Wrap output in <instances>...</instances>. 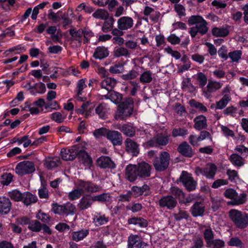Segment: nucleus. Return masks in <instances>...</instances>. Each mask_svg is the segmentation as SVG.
Wrapping results in <instances>:
<instances>
[{
	"label": "nucleus",
	"mask_w": 248,
	"mask_h": 248,
	"mask_svg": "<svg viewBox=\"0 0 248 248\" xmlns=\"http://www.w3.org/2000/svg\"><path fill=\"white\" fill-rule=\"evenodd\" d=\"M82 193L77 187L68 194V198L70 201H75L78 199L82 195Z\"/></svg>",
	"instance_id": "60"
},
{
	"label": "nucleus",
	"mask_w": 248,
	"mask_h": 248,
	"mask_svg": "<svg viewBox=\"0 0 248 248\" xmlns=\"http://www.w3.org/2000/svg\"><path fill=\"white\" fill-rule=\"evenodd\" d=\"M77 187L80 189L82 194L86 192L94 193L100 191L101 187L89 181L78 180Z\"/></svg>",
	"instance_id": "10"
},
{
	"label": "nucleus",
	"mask_w": 248,
	"mask_h": 248,
	"mask_svg": "<svg viewBox=\"0 0 248 248\" xmlns=\"http://www.w3.org/2000/svg\"><path fill=\"white\" fill-rule=\"evenodd\" d=\"M177 204V200L172 195L162 196L158 201V205L160 207L166 208L169 210L174 208Z\"/></svg>",
	"instance_id": "12"
},
{
	"label": "nucleus",
	"mask_w": 248,
	"mask_h": 248,
	"mask_svg": "<svg viewBox=\"0 0 248 248\" xmlns=\"http://www.w3.org/2000/svg\"><path fill=\"white\" fill-rule=\"evenodd\" d=\"M117 83V80L114 78L107 77L101 81L100 86L102 89H106L108 92L113 90Z\"/></svg>",
	"instance_id": "32"
},
{
	"label": "nucleus",
	"mask_w": 248,
	"mask_h": 248,
	"mask_svg": "<svg viewBox=\"0 0 248 248\" xmlns=\"http://www.w3.org/2000/svg\"><path fill=\"white\" fill-rule=\"evenodd\" d=\"M108 129L105 127H101L95 129L93 133V135L96 139H99L101 137H107Z\"/></svg>",
	"instance_id": "61"
},
{
	"label": "nucleus",
	"mask_w": 248,
	"mask_h": 248,
	"mask_svg": "<svg viewBox=\"0 0 248 248\" xmlns=\"http://www.w3.org/2000/svg\"><path fill=\"white\" fill-rule=\"evenodd\" d=\"M182 88L184 91L192 93L195 91V87L191 82L190 78H186L182 82Z\"/></svg>",
	"instance_id": "44"
},
{
	"label": "nucleus",
	"mask_w": 248,
	"mask_h": 248,
	"mask_svg": "<svg viewBox=\"0 0 248 248\" xmlns=\"http://www.w3.org/2000/svg\"><path fill=\"white\" fill-rule=\"evenodd\" d=\"M181 182L186 189L188 191L194 190L197 185V183L194 180L192 174L187 171H183L179 178Z\"/></svg>",
	"instance_id": "7"
},
{
	"label": "nucleus",
	"mask_w": 248,
	"mask_h": 248,
	"mask_svg": "<svg viewBox=\"0 0 248 248\" xmlns=\"http://www.w3.org/2000/svg\"><path fill=\"white\" fill-rule=\"evenodd\" d=\"M242 55V52L241 50H234L229 53L228 57L232 60V62H237L241 58Z\"/></svg>",
	"instance_id": "57"
},
{
	"label": "nucleus",
	"mask_w": 248,
	"mask_h": 248,
	"mask_svg": "<svg viewBox=\"0 0 248 248\" xmlns=\"http://www.w3.org/2000/svg\"><path fill=\"white\" fill-rule=\"evenodd\" d=\"M201 230H203L202 233L206 245L214 239L215 234L210 226L202 225L200 227Z\"/></svg>",
	"instance_id": "33"
},
{
	"label": "nucleus",
	"mask_w": 248,
	"mask_h": 248,
	"mask_svg": "<svg viewBox=\"0 0 248 248\" xmlns=\"http://www.w3.org/2000/svg\"><path fill=\"white\" fill-rule=\"evenodd\" d=\"M130 55V51L123 46L116 48L113 51V56L116 58L120 57L129 58Z\"/></svg>",
	"instance_id": "40"
},
{
	"label": "nucleus",
	"mask_w": 248,
	"mask_h": 248,
	"mask_svg": "<svg viewBox=\"0 0 248 248\" xmlns=\"http://www.w3.org/2000/svg\"><path fill=\"white\" fill-rule=\"evenodd\" d=\"M101 99H109L115 104H119L122 100V95L113 90L108 92L107 94L101 95Z\"/></svg>",
	"instance_id": "29"
},
{
	"label": "nucleus",
	"mask_w": 248,
	"mask_h": 248,
	"mask_svg": "<svg viewBox=\"0 0 248 248\" xmlns=\"http://www.w3.org/2000/svg\"><path fill=\"white\" fill-rule=\"evenodd\" d=\"M177 150L182 155L186 157H191L194 154L192 148L186 142L180 144Z\"/></svg>",
	"instance_id": "30"
},
{
	"label": "nucleus",
	"mask_w": 248,
	"mask_h": 248,
	"mask_svg": "<svg viewBox=\"0 0 248 248\" xmlns=\"http://www.w3.org/2000/svg\"><path fill=\"white\" fill-rule=\"evenodd\" d=\"M134 108V101L129 98L120 104L117 108L114 118L117 120H125L132 114Z\"/></svg>",
	"instance_id": "3"
},
{
	"label": "nucleus",
	"mask_w": 248,
	"mask_h": 248,
	"mask_svg": "<svg viewBox=\"0 0 248 248\" xmlns=\"http://www.w3.org/2000/svg\"><path fill=\"white\" fill-rule=\"evenodd\" d=\"M125 151L132 156H137L140 153L139 145L130 138H127L124 141Z\"/></svg>",
	"instance_id": "17"
},
{
	"label": "nucleus",
	"mask_w": 248,
	"mask_h": 248,
	"mask_svg": "<svg viewBox=\"0 0 248 248\" xmlns=\"http://www.w3.org/2000/svg\"><path fill=\"white\" fill-rule=\"evenodd\" d=\"M225 246V242L220 239H214L206 245L208 248H223Z\"/></svg>",
	"instance_id": "48"
},
{
	"label": "nucleus",
	"mask_w": 248,
	"mask_h": 248,
	"mask_svg": "<svg viewBox=\"0 0 248 248\" xmlns=\"http://www.w3.org/2000/svg\"><path fill=\"white\" fill-rule=\"evenodd\" d=\"M79 152V145H75L69 149H62L61 152L62 158L66 161L75 159Z\"/></svg>",
	"instance_id": "11"
},
{
	"label": "nucleus",
	"mask_w": 248,
	"mask_h": 248,
	"mask_svg": "<svg viewBox=\"0 0 248 248\" xmlns=\"http://www.w3.org/2000/svg\"><path fill=\"white\" fill-rule=\"evenodd\" d=\"M63 216H66L73 215L77 211L75 205L70 202L63 203Z\"/></svg>",
	"instance_id": "41"
},
{
	"label": "nucleus",
	"mask_w": 248,
	"mask_h": 248,
	"mask_svg": "<svg viewBox=\"0 0 248 248\" xmlns=\"http://www.w3.org/2000/svg\"><path fill=\"white\" fill-rule=\"evenodd\" d=\"M212 35L216 37H225L229 34V27H214L211 31Z\"/></svg>",
	"instance_id": "31"
},
{
	"label": "nucleus",
	"mask_w": 248,
	"mask_h": 248,
	"mask_svg": "<svg viewBox=\"0 0 248 248\" xmlns=\"http://www.w3.org/2000/svg\"><path fill=\"white\" fill-rule=\"evenodd\" d=\"M138 76V72L134 69H132L127 73L123 75L122 78L125 80H130L136 78Z\"/></svg>",
	"instance_id": "59"
},
{
	"label": "nucleus",
	"mask_w": 248,
	"mask_h": 248,
	"mask_svg": "<svg viewBox=\"0 0 248 248\" xmlns=\"http://www.w3.org/2000/svg\"><path fill=\"white\" fill-rule=\"evenodd\" d=\"M89 234L88 230H81L78 232H72V239L75 241L78 242L83 239Z\"/></svg>",
	"instance_id": "45"
},
{
	"label": "nucleus",
	"mask_w": 248,
	"mask_h": 248,
	"mask_svg": "<svg viewBox=\"0 0 248 248\" xmlns=\"http://www.w3.org/2000/svg\"><path fill=\"white\" fill-rule=\"evenodd\" d=\"M83 31V39L84 44L88 43L90 39L94 36L93 32L90 29L86 28L81 29Z\"/></svg>",
	"instance_id": "58"
},
{
	"label": "nucleus",
	"mask_w": 248,
	"mask_h": 248,
	"mask_svg": "<svg viewBox=\"0 0 248 248\" xmlns=\"http://www.w3.org/2000/svg\"><path fill=\"white\" fill-rule=\"evenodd\" d=\"M187 22L190 26L195 25L189 30L192 38L195 37L198 34L204 35L208 31V23L201 16L192 15L188 18Z\"/></svg>",
	"instance_id": "2"
},
{
	"label": "nucleus",
	"mask_w": 248,
	"mask_h": 248,
	"mask_svg": "<svg viewBox=\"0 0 248 248\" xmlns=\"http://www.w3.org/2000/svg\"><path fill=\"white\" fill-rule=\"evenodd\" d=\"M108 217H107L105 215H102L101 213L97 214L93 217V222L97 226L104 225L108 222Z\"/></svg>",
	"instance_id": "51"
},
{
	"label": "nucleus",
	"mask_w": 248,
	"mask_h": 248,
	"mask_svg": "<svg viewBox=\"0 0 248 248\" xmlns=\"http://www.w3.org/2000/svg\"><path fill=\"white\" fill-rule=\"evenodd\" d=\"M170 192L172 196H174L175 199H178L179 202H180L181 200H182L183 198L185 197V193L181 190L176 186H173L171 187L170 189Z\"/></svg>",
	"instance_id": "47"
},
{
	"label": "nucleus",
	"mask_w": 248,
	"mask_h": 248,
	"mask_svg": "<svg viewBox=\"0 0 248 248\" xmlns=\"http://www.w3.org/2000/svg\"><path fill=\"white\" fill-rule=\"evenodd\" d=\"M229 160L232 165L238 168L243 166L245 163V159L235 153L230 155Z\"/></svg>",
	"instance_id": "35"
},
{
	"label": "nucleus",
	"mask_w": 248,
	"mask_h": 248,
	"mask_svg": "<svg viewBox=\"0 0 248 248\" xmlns=\"http://www.w3.org/2000/svg\"><path fill=\"white\" fill-rule=\"evenodd\" d=\"M134 25L133 19L128 16L120 17L117 20V26L121 31H127L131 29Z\"/></svg>",
	"instance_id": "14"
},
{
	"label": "nucleus",
	"mask_w": 248,
	"mask_h": 248,
	"mask_svg": "<svg viewBox=\"0 0 248 248\" xmlns=\"http://www.w3.org/2000/svg\"><path fill=\"white\" fill-rule=\"evenodd\" d=\"M13 175L11 173H4L1 176V183L3 185L8 186L12 181Z\"/></svg>",
	"instance_id": "64"
},
{
	"label": "nucleus",
	"mask_w": 248,
	"mask_h": 248,
	"mask_svg": "<svg viewBox=\"0 0 248 248\" xmlns=\"http://www.w3.org/2000/svg\"><path fill=\"white\" fill-rule=\"evenodd\" d=\"M106 138L114 146L121 145L123 143L122 134L117 131L108 129Z\"/></svg>",
	"instance_id": "19"
},
{
	"label": "nucleus",
	"mask_w": 248,
	"mask_h": 248,
	"mask_svg": "<svg viewBox=\"0 0 248 248\" xmlns=\"http://www.w3.org/2000/svg\"><path fill=\"white\" fill-rule=\"evenodd\" d=\"M86 79L82 78L79 80L77 84L76 92L77 99L80 101H84L83 98L80 96L83 93V90L87 87L86 83Z\"/></svg>",
	"instance_id": "36"
},
{
	"label": "nucleus",
	"mask_w": 248,
	"mask_h": 248,
	"mask_svg": "<svg viewBox=\"0 0 248 248\" xmlns=\"http://www.w3.org/2000/svg\"><path fill=\"white\" fill-rule=\"evenodd\" d=\"M12 203L8 198L0 197V214H7L11 210Z\"/></svg>",
	"instance_id": "26"
},
{
	"label": "nucleus",
	"mask_w": 248,
	"mask_h": 248,
	"mask_svg": "<svg viewBox=\"0 0 248 248\" xmlns=\"http://www.w3.org/2000/svg\"><path fill=\"white\" fill-rule=\"evenodd\" d=\"M42 224L37 220H31L28 229L33 232H39L41 230Z\"/></svg>",
	"instance_id": "53"
},
{
	"label": "nucleus",
	"mask_w": 248,
	"mask_h": 248,
	"mask_svg": "<svg viewBox=\"0 0 248 248\" xmlns=\"http://www.w3.org/2000/svg\"><path fill=\"white\" fill-rule=\"evenodd\" d=\"M217 167L212 163H208L204 167L203 171L206 178L214 179L217 173Z\"/></svg>",
	"instance_id": "25"
},
{
	"label": "nucleus",
	"mask_w": 248,
	"mask_h": 248,
	"mask_svg": "<svg viewBox=\"0 0 248 248\" xmlns=\"http://www.w3.org/2000/svg\"><path fill=\"white\" fill-rule=\"evenodd\" d=\"M174 217L176 220L180 221L181 219H188L189 215L187 211L180 209L177 213L174 214Z\"/></svg>",
	"instance_id": "63"
},
{
	"label": "nucleus",
	"mask_w": 248,
	"mask_h": 248,
	"mask_svg": "<svg viewBox=\"0 0 248 248\" xmlns=\"http://www.w3.org/2000/svg\"><path fill=\"white\" fill-rule=\"evenodd\" d=\"M115 21L114 19L112 17H110L104 22L102 27V31L104 32H108L111 31L113 28V24Z\"/></svg>",
	"instance_id": "49"
},
{
	"label": "nucleus",
	"mask_w": 248,
	"mask_h": 248,
	"mask_svg": "<svg viewBox=\"0 0 248 248\" xmlns=\"http://www.w3.org/2000/svg\"><path fill=\"white\" fill-rule=\"evenodd\" d=\"M228 215L236 228L244 229L248 226V214L233 209L229 211Z\"/></svg>",
	"instance_id": "4"
},
{
	"label": "nucleus",
	"mask_w": 248,
	"mask_h": 248,
	"mask_svg": "<svg viewBox=\"0 0 248 248\" xmlns=\"http://www.w3.org/2000/svg\"><path fill=\"white\" fill-rule=\"evenodd\" d=\"M152 166L145 161L137 165L129 164L125 169V178L130 182L136 181L138 177L145 179L151 176Z\"/></svg>",
	"instance_id": "1"
},
{
	"label": "nucleus",
	"mask_w": 248,
	"mask_h": 248,
	"mask_svg": "<svg viewBox=\"0 0 248 248\" xmlns=\"http://www.w3.org/2000/svg\"><path fill=\"white\" fill-rule=\"evenodd\" d=\"M93 196L86 194L82 197L80 199L77 206L80 210H85L91 208L94 202Z\"/></svg>",
	"instance_id": "18"
},
{
	"label": "nucleus",
	"mask_w": 248,
	"mask_h": 248,
	"mask_svg": "<svg viewBox=\"0 0 248 248\" xmlns=\"http://www.w3.org/2000/svg\"><path fill=\"white\" fill-rule=\"evenodd\" d=\"M63 204H59L57 202L53 203L51 204V211L55 214L60 216H63Z\"/></svg>",
	"instance_id": "56"
},
{
	"label": "nucleus",
	"mask_w": 248,
	"mask_h": 248,
	"mask_svg": "<svg viewBox=\"0 0 248 248\" xmlns=\"http://www.w3.org/2000/svg\"><path fill=\"white\" fill-rule=\"evenodd\" d=\"M224 195L226 198L233 200V205L243 204L247 201V195L246 193H241L238 197L236 191L232 188L227 189L224 192Z\"/></svg>",
	"instance_id": "6"
},
{
	"label": "nucleus",
	"mask_w": 248,
	"mask_h": 248,
	"mask_svg": "<svg viewBox=\"0 0 248 248\" xmlns=\"http://www.w3.org/2000/svg\"><path fill=\"white\" fill-rule=\"evenodd\" d=\"M231 100L230 95L225 94L219 100V101L216 103L215 108L217 109H222L226 107L227 104Z\"/></svg>",
	"instance_id": "43"
},
{
	"label": "nucleus",
	"mask_w": 248,
	"mask_h": 248,
	"mask_svg": "<svg viewBox=\"0 0 248 248\" xmlns=\"http://www.w3.org/2000/svg\"><path fill=\"white\" fill-rule=\"evenodd\" d=\"M227 244L230 247H237L240 248H242L244 246L243 243L238 237H232L227 242Z\"/></svg>",
	"instance_id": "55"
},
{
	"label": "nucleus",
	"mask_w": 248,
	"mask_h": 248,
	"mask_svg": "<svg viewBox=\"0 0 248 248\" xmlns=\"http://www.w3.org/2000/svg\"><path fill=\"white\" fill-rule=\"evenodd\" d=\"M109 110V108L104 103L99 104L95 109V113L100 118L104 120L108 118Z\"/></svg>",
	"instance_id": "28"
},
{
	"label": "nucleus",
	"mask_w": 248,
	"mask_h": 248,
	"mask_svg": "<svg viewBox=\"0 0 248 248\" xmlns=\"http://www.w3.org/2000/svg\"><path fill=\"white\" fill-rule=\"evenodd\" d=\"M190 105L198 109L202 112H205L207 111V108L202 103L197 102L194 99H192L189 101Z\"/></svg>",
	"instance_id": "62"
},
{
	"label": "nucleus",
	"mask_w": 248,
	"mask_h": 248,
	"mask_svg": "<svg viewBox=\"0 0 248 248\" xmlns=\"http://www.w3.org/2000/svg\"><path fill=\"white\" fill-rule=\"evenodd\" d=\"M143 15L146 16H150V19L155 23L158 21L160 16L159 12L155 11L154 8L146 6L143 12Z\"/></svg>",
	"instance_id": "22"
},
{
	"label": "nucleus",
	"mask_w": 248,
	"mask_h": 248,
	"mask_svg": "<svg viewBox=\"0 0 248 248\" xmlns=\"http://www.w3.org/2000/svg\"><path fill=\"white\" fill-rule=\"evenodd\" d=\"M61 163L59 157H48L44 160V165L47 169L52 170L59 166Z\"/></svg>",
	"instance_id": "23"
},
{
	"label": "nucleus",
	"mask_w": 248,
	"mask_h": 248,
	"mask_svg": "<svg viewBox=\"0 0 248 248\" xmlns=\"http://www.w3.org/2000/svg\"><path fill=\"white\" fill-rule=\"evenodd\" d=\"M153 73L150 70H146L140 76L139 81L142 84H148L153 80Z\"/></svg>",
	"instance_id": "39"
},
{
	"label": "nucleus",
	"mask_w": 248,
	"mask_h": 248,
	"mask_svg": "<svg viewBox=\"0 0 248 248\" xmlns=\"http://www.w3.org/2000/svg\"><path fill=\"white\" fill-rule=\"evenodd\" d=\"M170 155L166 151L160 153L159 156H155L153 159V164L155 170L161 171L165 170L170 164Z\"/></svg>",
	"instance_id": "5"
},
{
	"label": "nucleus",
	"mask_w": 248,
	"mask_h": 248,
	"mask_svg": "<svg viewBox=\"0 0 248 248\" xmlns=\"http://www.w3.org/2000/svg\"><path fill=\"white\" fill-rule=\"evenodd\" d=\"M150 187L149 186L144 184L141 187L133 186L131 188V193L135 197L140 196L143 194L145 196L149 195Z\"/></svg>",
	"instance_id": "27"
},
{
	"label": "nucleus",
	"mask_w": 248,
	"mask_h": 248,
	"mask_svg": "<svg viewBox=\"0 0 248 248\" xmlns=\"http://www.w3.org/2000/svg\"><path fill=\"white\" fill-rule=\"evenodd\" d=\"M96 165L102 169H113L116 168V164L111 158L108 156H101L97 158Z\"/></svg>",
	"instance_id": "15"
},
{
	"label": "nucleus",
	"mask_w": 248,
	"mask_h": 248,
	"mask_svg": "<svg viewBox=\"0 0 248 248\" xmlns=\"http://www.w3.org/2000/svg\"><path fill=\"white\" fill-rule=\"evenodd\" d=\"M35 170L34 163L30 161H23L16 165V172L20 176H23L34 172Z\"/></svg>",
	"instance_id": "9"
},
{
	"label": "nucleus",
	"mask_w": 248,
	"mask_h": 248,
	"mask_svg": "<svg viewBox=\"0 0 248 248\" xmlns=\"http://www.w3.org/2000/svg\"><path fill=\"white\" fill-rule=\"evenodd\" d=\"M109 51L105 46H98L95 49L93 54V57L96 59L101 60L108 56Z\"/></svg>",
	"instance_id": "34"
},
{
	"label": "nucleus",
	"mask_w": 248,
	"mask_h": 248,
	"mask_svg": "<svg viewBox=\"0 0 248 248\" xmlns=\"http://www.w3.org/2000/svg\"><path fill=\"white\" fill-rule=\"evenodd\" d=\"M142 241L138 235L131 234L128 238V248H134L137 244H139Z\"/></svg>",
	"instance_id": "50"
},
{
	"label": "nucleus",
	"mask_w": 248,
	"mask_h": 248,
	"mask_svg": "<svg viewBox=\"0 0 248 248\" xmlns=\"http://www.w3.org/2000/svg\"><path fill=\"white\" fill-rule=\"evenodd\" d=\"M196 79L199 83L200 88H203L207 82V78L206 75L202 73L199 72L196 75Z\"/></svg>",
	"instance_id": "54"
},
{
	"label": "nucleus",
	"mask_w": 248,
	"mask_h": 248,
	"mask_svg": "<svg viewBox=\"0 0 248 248\" xmlns=\"http://www.w3.org/2000/svg\"><path fill=\"white\" fill-rule=\"evenodd\" d=\"M127 222L129 224L139 225L141 228H145L148 224V222L146 219L140 217H134L130 218L128 219Z\"/></svg>",
	"instance_id": "37"
},
{
	"label": "nucleus",
	"mask_w": 248,
	"mask_h": 248,
	"mask_svg": "<svg viewBox=\"0 0 248 248\" xmlns=\"http://www.w3.org/2000/svg\"><path fill=\"white\" fill-rule=\"evenodd\" d=\"M193 122L194 124V128L197 130L206 129L208 127L207 120L206 117L203 115H200L196 117Z\"/></svg>",
	"instance_id": "21"
},
{
	"label": "nucleus",
	"mask_w": 248,
	"mask_h": 248,
	"mask_svg": "<svg viewBox=\"0 0 248 248\" xmlns=\"http://www.w3.org/2000/svg\"><path fill=\"white\" fill-rule=\"evenodd\" d=\"M222 86V84L216 81L209 80L206 86V89H204L202 94L207 98L211 96L212 93L220 89Z\"/></svg>",
	"instance_id": "16"
},
{
	"label": "nucleus",
	"mask_w": 248,
	"mask_h": 248,
	"mask_svg": "<svg viewBox=\"0 0 248 248\" xmlns=\"http://www.w3.org/2000/svg\"><path fill=\"white\" fill-rule=\"evenodd\" d=\"M37 201L38 199L36 196L32 194L31 193L27 192L23 193L22 202L27 206L34 203Z\"/></svg>",
	"instance_id": "38"
},
{
	"label": "nucleus",
	"mask_w": 248,
	"mask_h": 248,
	"mask_svg": "<svg viewBox=\"0 0 248 248\" xmlns=\"http://www.w3.org/2000/svg\"><path fill=\"white\" fill-rule=\"evenodd\" d=\"M118 128L126 136L131 137L135 135L134 128L128 124H124Z\"/></svg>",
	"instance_id": "42"
},
{
	"label": "nucleus",
	"mask_w": 248,
	"mask_h": 248,
	"mask_svg": "<svg viewBox=\"0 0 248 248\" xmlns=\"http://www.w3.org/2000/svg\"><path fill=\"white\" fill-rule=\"evenodd\" d=\"M23 193L20 192L18 190L14 189L8 193V196L11 200L15 202L22 201L23 200Z\"/></svg>",
	"instance_id": "52"
},
{
	"label": "nucleus",
	"mask_w": 248,
	"mask_h": 248,
	"mask_svg": "<svg viewBox=\"0 0 248 248\" xmlns=\"http://www.w3.org/2000/svg\"><path fill=\"white\" fill-rule=\"evenodd\" d=\"M80 161H81L85 166L90 168L93 164V161L91 157L84 150L81 149V146L79 145V152L77 156Z\"/></svg>",
	"instance_id": "24"
},
{
	"label": "nucleus",
	"mask_w": 248,
	"mask_h": 248,
	"mask_svg": "<svg viewBox=\"0 0 248 248\" xmlns=\"http://www.w3.org/2000/svg\"><path fill=\"white\" fill-rule=\"evenodd\" d=\"M93 16L96 19L106 20L109 16L108 11L103 9H98L93 14Z\"/></svg>",
	"instance_id": "46"
},
{
	"label": "nucleus",
	"mask_w": 248,
	"mask_h": 248,
	"mask_svg": "<svg viewBox=\"0 0 248 248\" xmlns=\"http://www.w3.org/2000/svg\"><path fill=\"white\" fill-rule=\"evenodd\" d=\"M170 136L160 133L155 135L147 142V145L150 147H160L167 145L169 142Z\"/></svg>",
	"instance_id": "8"
},
{
	"label": "nucleus",
	"mask_w": 248,
	"mask_h": 248,
	"mask_svg": "<svg viewBox=\"0 0 248 248\" xmlns=\"http://www.w3.org/2000/svg\"><path fill=\"white\" fill-rule=\"evenodd\" d=\"M69 31L71 35L70 44H75L77 47L80 46L83 39V31L81 29L77 30L75 28H72L69 30Z\"/></svg>",
	"instance_id": "13"
},
{
	"label": "nucleus",
	"mask_w": 248,
	"mask_h": 248,
	"mask_svg": "<svg viewBox=\"0 0 248 248\" xmlns=\"http://www.w3.org/2000/svg\"><path fill=\"white\" fill-rule=\"evenodd\" d=\"M205 205L202 202H196L190 208V212L194 217H202L205 212Z\"/></svg>",
	"instance_id": "20"
}]
</instances>
